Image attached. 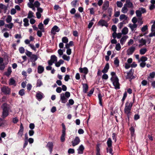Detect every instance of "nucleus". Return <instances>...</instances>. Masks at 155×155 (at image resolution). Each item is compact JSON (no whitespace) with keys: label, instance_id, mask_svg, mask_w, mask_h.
Returning a JSON list of instances; mask_svg holds the SVG:
<instances>
[{"label":"nucleus","instance_id":"nucleus-55","mask_svg":"<svg viewBox=\"0 0 155 155\" xmlns=\"http://www.w3.org/2000/svg\"><path fill=\"white\" fill-rule=\"evenodd\" d=\"M151 32L149 34V36L150 37H155V31H151Z\"/></svg>","mask_w":155,"mask_h":155},{"label":"nucleus","instance_id":"nucleus-18","mask_svg":"<svg viewBox=\"0 0 155 155\" xmlns=\"http://www.w3.org/2000/svg\"><path fill=\"white\" fill-rule=\"evenodd\" d=\"M128 38V36L125 35L120 40V42L122 45H123Z\"/></svg>","mask_w":155,"mask_h":155},{"label":"nucleus","instance_id":"nucleus-54","mask_svg":"<svg viewBox=\"0 0 155 155\" xmlns=\"http://www.w3.org/2000/svg\"><path fill=\"white\" fill-rule=\"evenodd\" d=\"M26 52H25V54L28 57H30L31 55L33 54L31 52L28 50H26Z\"/></svg>","mask_w":155,"mask_h":155},{"label":"nucleus","instance_id":"nucleus-27","mask_svg":"<svg viewBox=\"0 0 155 155\" xmlns=\"http://www.w3.org/2000/svg\"><path fill=\"white\" fill-rule=\"evenodd\" d=\"M121 32L122 34L126 35L128 33V29L127 27H125L122 30Z\"/></svg>","mask_w":155,"mask_h":155},{"label":"nucleus","instance_id":"nucleus-17","mask_svg":"<svg viewBox=\"0 0 155 155\" xmlns=\"http://www.w3.org/2000/svg\"><path fill=\"white\" fill-rule=\"evenodd\" d=\"M30 58L31 62H35L38 58L37 56L35 54H33Z\"/></svg>","mask_w":155,"mask_h":155},{"label":"nucleus","instance_id":"nucleus-37","mask_svg":"<svg viewBox=\"0 0 155 155\" xmlns=\"http://www.w3.org/2000/svg\"><path fill=\"white\" fill-rule=\"evenodd\" d=\"M121 48V46L120 44L119 43H117L115 47V49L117 51H120Z\"/></svg>","mask_w":155,"mask_h":155},{"label":"nucleus","instance_id":"nucleus-62","mask_svg":"<svg viewBox=\"0 0 155 155\" xmlns=\"http://www.w3.org/2000/svg\"><path fill=\"white\" fill-rule=\"evenodd\" d=\"M125 5H127V7H128L129 8H132L133 7L132 3L130 2H128L127 4H126Z\"/></svg>","mask_w":155,"mask_h":155},{"label":"nucleus","instance_id":"nucleus-8","mask_svg":"<svg viewBox=\"0 0 155 155\" xmlns=\"http://www.w3.org/2000/svg\"><path fill=\"white\" fill-rule=\"evenodd\" d=\"M54 147L53 143L52 142H49L47 143L45 146V147L48 149L50 153H52Z\"/></svg>","mask_w":155,"mask_h":155},{"label":"nucleus","instance_id":"nucleus-5","mask_svg":"<svg viewBox=\"0 0 155 155\" xmlns=\"http://www.w3.org/2000/svg\"><path fill=\"white\" fill-rule=\"evenodd\" d=\"M62 130V134L60 138V140L62 142H64L65 140V136L66 135V127L64 123L61 124Z\"/></svg>","mask_w":155,"mask_h":155},{"label":"nucleus","instance_id":"nucleus-7","mask_svg":"<svg viewBox=\"0 0 155 155\" xmlns=\"http://www.w3.org/2000/svg\"><path fill=\"white\" fill-rule=\"evenodd\" d=\"M2 92L5 94H9L11 92V89L8 86H4L1 88Z\"/></svg>","mask_w":155,"mask_h":155},{"label":"nucleus","instance_id":"nucleus-48","mask_svg":"<svg viewBox=\"0 0 155 155\" xmlns=\"http://www.w3.org/2000/svg\"><path fill=\"white\" fill-rule=\"evenodd\" d=\"M19 51L21 54H23L25 52V49L23 47H20L19 48Z\"/></svg>","mask_w":155,"mask_h":155},{"label":"nucleus","instance_id":"nucleus-16","mask_svg":"<svg viewBox=\"0 0 155 155\" xmlns=\"http://www.w3.org/2000/svg\"><path fill=\"white\" fill-rule=\"evenodd\" d=\"M135 49V48L134 47H132L130 48L127 51V54L128 55L131 54L134 51Z\"/></svg>","mask_w":155,"mask_h":155},{"label":"nucleus","instance_id":"nucleus-41","mask_svg":"<svg viewBox=\"0 0 155 155\" xmlns=\"http://www.w3.org/2000/svg\"><path fill=\"white\" fill-rule=\"evenodd\" d=\"M63 58L67 61H69L70 59V57L69 56H67L66 54H64L62 56Z\"/></svg>","mask_w":155,"mask_h":155},{"label":"nucleus","instance_id":"nucleus-61","mask_svg":"<svg viewBox=\"0 0 155 155\" xmlns=\"http://www.w3.org/2000/svg\"><path fill=\"white\" fill-rule=\"evenodd\" d=\"M130 131L131 134L132 136H133L134 134V128L131 127L130 129Z\"/></svg>","mask_w":155,"mask_h":155},{"label":"nucleus","instance_id":"nucleus-30","mask_svg":"<svg viewBox=\"0 0 155 155\" xmlns=\"http://www.w3.org/2000/svg\"><path fill=\"white\" fill-rule=\"evenodd\" d=\"M147 58L146 57L143 56H142L140 59V60H138V62H140V61L142 62H145V61H147Z\"/></svg>","mask_w":155,"mask_h":155},{"label":"nucleus","instance_id":"nucleus-53","mask_svg":"<svg viewBox=\"0 0 155 155\" xmlns=\"http://www.w3.org/2000/svg\"><path fill=\"white\" fill-rule=\"evenodd\" d=\"M74 150L73 149L70 148L68 151V153L69 154H73L74 153Z\"/></svg>","mask_w":155,"mask_h":155},{"label":"nucleus","instance_id":"nucleus-47","mask_svg":"<svg viewBox=\"0 0 155 155\" xmlns=\"http://www.w3.org/2000/svg\"><path fill=\"white\" fill-rule=\"evenodd\" d=\"M153 23V24L151 27V31H155V21H151V23Z\"/></svg>","mask_w":155,"mask_h":155},{"label":"nucleus","instance_id":"nucleus-43","mask_svg":"<svg viewBox=\"0 0 155 155\" xmlns=\"http://www.w3.org/2000/svg\"><path fill=\"white\" fill-rule=\"evenodd\" d=\"M5 126V124L4 121H3V119L0 118V127H4Z\"/></svg>","mask_w":155,"mask_h":155},{"label":"nucleus","instance_id":"nucleus-56","mask_svg":"<svg viewBox=\"0 0 155 155\" xmlns=\"http://www.w3.org/2000/svg\"><path fill=\"white\" fill-rule=\"evenodd\" d=\"M35 6L36 8H38L40 5V3L38 1H35L34 3Z\"/></svg>","mask_w":155,"mask_h":155},{"label":"nucleus","instance_id":"nucleus-25","mask_svg":"<svg viewBox=\"0 0 155 155\" xmlns=\"http://www.w3.org/2000/svg\"><path fill=\"white\" fill-rule=\"evenodd\" d=\"M36 97V98L39 101L41 100L43 98L42 95L41 93H37Z\"/></svg>","mask_w":155,"mask_h":155},{"label":"nucleus","instance_id":"nucleus-38","mask_svg":"<svg viewBox=\"0 0 155 155\" xmlns=\"http://www.w3.org/2000/svg\"><path fill=\"white\" fill-rule=\"evenodd\" d=\"M147 51V50L146 48H142L140 51V53L141 54H143L146 53Z\"/></svg>","mask_w":155,"mask_h":155},{"label":"nucleus","instance_id":"nucleus-19","mask_svg":"<svg viewBox=\"0 0 155 155\" xmlns=\"http://www.w3.org/2000/svg\"><path fill=\"white\" fill-rule=\"evenodd\" d=\"M38 72L39 74H41L44 70V67L41 65H39L37 68Z\"/></svg>","mask_w":155,"mask_h":155},{"label":"nucleus","instance_id":"nucleus-20","mask_svg":"<svg viewBox=\"0 0 155 155\" xmlns=\"http://www.w3.org/2000/svg\"><path fill=\"white\" fill-rule=\"evenodd\" d=\"M82 85L83 87V92L84 93H86L88 91V86L87 84H83Z\"/></svg>","mask_w":155,"mask_h":155},{"label":"nucleus","instance_id":"nucleus-51","mask_svg":"<svg viewBox=\"0 0 155 155\" xmlns=\"http://www.w3.org/2000/svg\"><path fill=\"white\" fill-rule=\"evenodd\" d=\"M58 52L59 55V57H61L63 54V51L61 49L58 50Z\"/></svg>","mask_w":155,"mask_h":155},{"label":"nucleus","instance_id":"nucleus-13","mask_svg":"<svg viewBox=\"0 0 155 155\" xmlns=\"http://www.w3.org/2000/svg\"><path fill=\"white\" fill-rule=\"evenodd\" d=\"M60 99L61 103H65L68 101V98L64 95V93L61 94H60Z\"/></svg>","mask_w":155,"mask_h":155},{"label":"nucleus","instance_id":"nucleus-23","mask_svg":"<svg viewBox=\"0 0 155 155\" xmlns=\"http://www.w3.org/2000/svg\"><path fill=\"white\" fill-rule=\"evenodd\" d=\"M12 72L11 68V67H9L8 68L7 71L4 73V75L7 76H9L11 74Z\"/></svg>","mask_w":155,"mask_h":155},{"label":"nucleus","instance_id":"nucleus-57","mask_svg":"<svg viewBox=\"0 0 155 155\" xmlns=\"http://www.w3.org/2000/svg\"><path fill=\"white\" fill-rule=\"evenodd\" d=\"M117 5L119 7H121L123 5V3L120 1H117Z\"/></svg>","mask_w":155,"mask_h":155},{"label":"nucleus","instance_id":"nucleus-22","mask_svg":"<svg viewBox=\"0 0 155 155\" xmlns=\"http://www.w3.org/2000/svg\"><path fill=\"white\" fill-rule=\"evenodd\" d=\"M119 18L120 21H126L128 19V17L124 14H122L120 15Z\"/></svg>","mask_w":155,"mask_h":155},{"label":"nucleus","instance_id":"nucleus-10","mask_svg":"<svg viewBox=\"0 0 155 155\" xmlns=\"http://www.w3.org/2000/svg\"><path fill=\"white\" fill-rule=\"evenodd\" d=\"M60 30V28L57 25L54 26L51 29V33L53 35H54L56 34V32H59Z\"/></svg>","mask_w":155,"mask_h":155},{"label":"nucleus","instance_id":"nucleus-50","mask_svg":"<svg viewBox=\"0 0 155 155\" xmlns=\"http://www.w3.org/2000/svg\"><path fill=\"white\" fill-rule=\"evenodd\" d=\"M94 91V88H92L88 92L87 96H91L93 94Z\"/></svg>","mask_w":155,"mask_h":155},{"label":"nucleus","instance_id":"nucleus-24","mask_svg":"<svg viewBox=\"0 0 155 155\" xmlns=\"http://www.w3.org/2000/svg\"><path fill=\"white\" fill-rule=\"evenodd\" d=\"M128 11L127 5H124V7L122 8L121 12L124 13H126Z\"/></svg>","mask_w":155,"mask_h":155},{"label":"nucleus","instance_id":"nucleus-63","mask_svg":"<svg viewBox=\"0 0 155 155\" xmlns=\"http://www.w3.org/2000/svg\"><path fill=\"white\" fill-rule=\"evenodd\" d=\"M49 20L50 19L49 18L46 19L43 21L44 24L45 25H47L48 24Z\"/></svg>","mask_w":155,"mask_h":155},{"label":"nucleus","instance_id":"nucleus-33","mask_svg":"<svg viewBox=\"0 0 155 155\" xmlns=\"http://www.w3.org/2000/svg\"><path fill=\"white\" fill-rule=\"evenodd\" d=\"M34 13L31 11H29L28 16L27 17L28 18H30L32 17H34L35 16L33 15Z\"/></svg>","mask_w":155,"mask_h":155},{"label":"nucleus","instance_id":"nucleus-6","mask_svg":"<svg viewBox=\"0 0 155 155\" xmlns=\"http://www.w3.org/2000/svg\"><path fill=\"white\" fill-rule=\"evenodd\" d=\"M146 12L145 9L143 8H141L136 11L137 16L138 17H140L142 14Z\"/></svg>","mask_w":155,"mask_h":155},{"label":"nucleus","instance_id":"nucleus-15","mask_svg":"<svg viewBox=\"0 0 155 155\" xmlns=\"http://www.w3.org/2000/svg\"><path fill=\"white\" fill-rule=\"evenodd\" d=\"M79 71L80 72L83 73L85 74H87L88 72V69L86 67H84L83 68H79Z\"/></svg>","mask_w":155,"mask_h":155},{"label":"nucleus","instance_id":"nucleus-11","mask_svg":"<svg viewBox=\"0 0 155 155\" xmlns=\"http://www.w3.org/2000/svg\"><path fill=\"white\" fill-rule=\"evenodd\" d=\"M97 25L101 27L104 26L107 27V21L102 19H101L98 22Z\"/></svg>","mask_w":155,"mask_h":155},{"label":"nucleus","instance_id":"nucleus-26","mask_svg":"<svg viewBox=\"0 0 155 155\" xmlns=\"http://www.w3.org/2000/svg\"><path fill=\"white\" fill-rule=\"evenodd\" d=\"M38 28L40 29L42 32L45 31V29L44 28L43 25L41 22L38 25Z\"/></svg>","mask_w":155,"mask_h":155},{"label":"nucleus","instance_id":"nucleus-28","mask_svg":"<svg viewBox=\"0 0 155 155\" xmlns=\"http://www.w3.org/2000/svg\"><path fill=\"white\" fill-rule=\"evenodd\" d=\"M54 63V62H57V58L54 55H52L51 57V60Z\"/></svg>","mask_w":155,"mask_h":155},{"label":"nucleus","instance_id":"nucleus-3","mask_svg":"<svg viewBox=\"0 0 155 155\" xmlns=\"http://www.w3.org/2000/svg\"><path fill=\"white\" fill-rule=\"evenodd\" d=\"M133 103L131 102H127L125 104V107L124 109V113L127 116L128 118L130 115Z\"/></svg>","mask_w":155,"mask_h":155},{"label":"nucleus","instance_id":"nucleus-31","mask_svg":"<svg viewBox=\"0 0 155 155\" xmlns=\"http://www.w3.org/2000/svg\"><path fill=\"white\" fill-rule=\"evenodd\" d=\"M23 21L24 22V25L25 26H27L29 25V21L28 18H25L23 19Z\"/></svg>","mask_w":155,"mask_h":155},{"label":"nucleus","instance_id":"nucleus-46","mask_svg":"<svg viewBox=\"0 0 155 155\" xmlns=\"http://www.w3.org/2000/svg\"><path fill=\"white\" fill-rule=\"evenodd\" d=\"M119 60L117 58H115V60L114 61V64L117 66H118L119 65Z\"/></svg>","mask_w":155,"mask_h":155},{"label":"nucleus","instance_id":"nucleus-58","mask_svg":"<svg viewBox=\"0 0 155 155\" xmlns=\"http://www.w3.org/2000/svg\"><path fill=\"white\" fill-rule=\"evenodd\" d=\"M102 9L104 11L107 10V1H104V4L103 5L102 7Z\"/></svg>","mask_w":155,"mask_h":155},{"label":"nucleus","instance_id":"nucleus-21","mask_svg":"<svg viewBox=\"0 0 155 155\" xmlns=\"http://www.w3.org/2000/svg\"><path fill=\"white\" fill-rule=\"evenodd\" d=\"M128 26L130 28L132 31H135L137 28V25L136 24H129Z\"/></svg>","mask_w":155,"mask_h":155},{"label":"nucleus","instance_id":"nucleus-59","mask_svg":"<svg viewBox=\"0 0 155 155\" xmlns=\"http://www.w3.org/2000/svg\"><path fill=\"white\" fill-rule=\"evenodd\" d=\"M147 29V26L146 25L143 26L141 29L142 32H144Z\"/></svg>","mask_w":155,"mask_h":155},{"label":"nucleus","instance_id":"nucleus-44","mask_svg":"<svg viewBox=\"0 0 155 155\" xmlns=\"http://www.w3.org/2000/svg\"><path fill=\"white\" fill-rule=\"evenodd\" d=\"M78 2L77 0H74L72 1L71 2V4L73 7H76V6L77 3Z\"/></svg>","mask_w":155,"mask_h":155},{"label":"nucleus","instance_id":"nucleus-12","mask_svg":"<svg viewBox=\"0 0 155 155\" xmlns=\"http://www.w3.org/2000/svg\"><path fill=\"white\" fill-rule=\"evenodd\" d=\"M80 141V138L78 137H76L73 141H72L73 146H75L78 145Z\"/></svg>","mask_w":155,"mask_h":155},{"label":"nucleus","instance_id":"nucleus-4","mask_svg":"<svg viewBox=\"0 0 155 155\" xmlns=\"http://www.w3.org/2000/svg\"><path fill=\"white\" fill-rule=\"evenodd\" d=\"M112 141L110 138H109L107 140V153H109V155H113V152Z\"/></svg>","mask_w":155,"mask_h":155},{"label":"nucleus","instance_id":"nucleus-35","mask_svg":"<svg viewBox=\"0 0 155 155\" xmlns=\"http://www.w3.org/2000/svg\"><path fill=\"white\" fill-rule=\"evenodd\" d=\"M98 97L99 100V104L101 106H102V96L100 93H99L98 94Z\"/></svg>","mask_w":155,"mask_h":155},{"label":"nucleus","instance_id":"nucleus-29","mask_svg":"<svg viewBox=\"0 0 155 155\" xmlns=\"http://www.w3.org/2000/svg\"><path fill=\"white\" fill-rule=\"evenodd\" d=\"M64 62V61L60 59L58 62H57L55 64V65L57 67H59L61 64H63Z\"/></svg>","mask_w":155,"mask_h":155},{"label":"nucleus","instance_id":"nucleus-40","mask_svg":"<svg viewBox=\"0 0 155 155\" xmlns=\"http://www.w3.org/2000/svg\"><path fill=\"white\" fill-rule=\"evenodd\" d=\"M62 42L67 43L68 42V40L67 37H64L62 38Z\"/></svg>","mask_w":155,"mask_h":155},{"label":"nucleus","instance_id":"nucleus-2","mask_svg":"<svg viewBox=\"0 0 155 155\" xmlns=\"http://www.w3.org/2000/svg\"><path fill=\"white\" fill-rule=\"evenodd\" d=\"M111 75V80L114 87V88L116 89H120V84L119 82V79L115 73L114 72H112Z\"/></svg>","mask_w":155,"mask_h":155},{"label":"nucleus","instance_id":"nucleus-32","mask_svg":"<svg viewBox=\"0 0 155 155\" xmlns=\"http://www.w3.org/2000/svg\"><path fill=\"white\" fill-rule=\"evenodd\" d=\"M42 84L43 83L41 80L40 79H38L36 84L37 87H40Z\"/></svg>","mask_w":155,"mask_h":155},{"label":"nucleus","instance_id":"nucleus-36","mask_svg":"<svg viewBox=\"0 0 155 155\" xmlns=\"http://www.w3.org/2000/svg\"><path fill=\"white\" fill-rule=\"evenodd\" d=\"M74 103V101L72 99H70L68 101V103L67 104V106H69L70 105H73Z\"/></svg>","mask_w":155,"mask_h":155},{"label":"nucleus","instance_id":"nucleus-60","mask_svg":"<svg viewBox=\"0 0 155 155\" xmlns=\"http://www.w3.org/2000/svg\"><path fill=\"white\" fill-rule=\"evenodd\" d=\"M16 12V10L15 9L12 8L11 10V14L12 15H13L15 14Z\"/></svg>","mask_w":155,"mask_h":155},{"label":"nucleus","instance_id":"nucleus-1","mask_svg":"<svg viewBox=\"0 0 155 155\" xmlns=\"http://www.w3.org/2000/svg\"><path fill=\"white\" fill-rule=\"evenodd\" d=\"M2 117L3 118L6 117L8 115L9 112L12 111L10 105L7 103H4L2 105Z\"/></svg>","mask_w":155,"mask_h":155},{"label":"nucleus","instance_id":"nucleus-64","mask_svg":"<svg viewBox=\"0 0 155 155\" xmlns=\"http://www.w3.org/2000/svg\"><path fill=\"white\" fill-rule=\"evenodd\" d=\"M64 94L65 96L67 98H68L70 96V93L68 91H66Z\"/></svg>","mask_w":155,"mask_h":155},{"label":"nucleus","instance_id":"nucleus-49","mask_svg":"<svg viewBox=\"0 0 155 155\" xmlns=\"http://www.w3.org/2000/svg\"><path fill=\"white\" fill-rule=\"evenodd\" d=\"M100 146V144L99 143L97 144L96 147V153H100V149L99 147Z\"/></svg>","mask_w":155,"mask_h":155},{"label":"nucleus","instance_id":"nucleus-39","mask_svg":"<svg viewBox=\"0 0 155 155\" xmlns=\"http://www.w3.org/2000/svg\"><path fill=\"white\" fill-rule=\"evenodd\" d=\"M12 16L10 15H8L7 16V18L6 19V21L7 23H10L12 21Z\"/></svg>","mask_w":155,"mask_h":155},{"label":"nucleus","instance_id":"nucleus-34","mask_svg":"<svg viewBox=\"0 0 155 155\" xmlns=\"http://www.w3.org/2000/svg\"><path fill=\"white\" fill-rule=\"evenodd\" d=\"M15 83V81L13 78H11L9 79V84L10 85H13Z\"/></svg>","mask_w":155,"mask_h":155},{"label":"nucleus","instance_id":"nucleus-45","mask_svg":"<svg viewBox=\"0 0 155 155\" xmlns=\"http://www.w3.org/2000/svg\"><path fill=\"white\" fill-rule=\"evenodd\" d=\"M139 42L140 43L141 45H145L146 43V41L143 38H142L139 41Z\"/></svg>","mask_w":155,"mask_h":155},{"label":"nucleus","instance_id":"nucleus-42","mask_svg":"<svg viewBox=\"0 0 155 155\" xmlns=\"http://www.w3.org/2000/svg\"><path fill=\"white\" fill-rule=\"evenodd\" d=\"M19 94L21 96H23L25 94V90L23 89H21L20 90L19 92Z\"/></svg>","mask_w":155,"mask_h":155},{"label":"nucleus","instance_id":"nucleus-9","mask_svg":"<svg viewBox=\"0 0 155 155\" xmlns=\"http://www.w3.org/2000/svg\"><path fill=\"white\" fill-rule=\"evenodd\" d=\"M23 131L24 127H23L22 124L21 123L20 125L19 130H18V132L17 134L18 137L21 138L22 137L23 135Z\"/></svg>","mask_w":155,"mask_h":155},{"label":"nucleus","instance_id":"nucleus-14","mask_svg":"<svg viewBox=\"0 0 155 155\" xmlns=\"http://www.w3.org/2000/svg\"><path fill=\"white\" fill-rule=\"evenodd\" d=\"M84 147L83 145L81 144L80 145L79 148L77 149L78 151V154H82L84 153Z\"/></svg>","mask_w":155,"mask_h":155},{"label":"nucleus","instance_id":"nucleus-52","mask_svg":"<svg viewBox=\"0 0 155 155\" xmlns=\"http://www.w3.org/2000/svg\"><path fill=\"white\" fill-rule=\"evenodd\" d=\"M28 140H24V143L23 144V148L25 149L28 145Z\"/></svg>","mask_w":155,"mask_h":155}]
</instances>
